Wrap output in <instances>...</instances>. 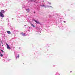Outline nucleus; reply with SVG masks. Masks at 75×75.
<instances>
[{
    "label": "nucleus",
    "instance_id": "1",
    "mask_svg": "<svg viewBox=\"0 0 75 75\" xmlns=\"http://www.w3.org/2000/svg\"><path fill=\"white\" fill-rule=\"evenodd\" d=\"M5 12L4 11V10H1L0 13V16L1 17H4V15H3V14H4Z\"/></svg>",
    "mask_w": 75,
    "mask_h": 75
},
{
    "label": "nucleus",
    "instance_id": "2",
    "mask_svg": "<svg viewBox=\"0 0 75 75\" xmlns=\"http://www.w3.org/2000/svg\"><path fill=\"white\" fill-rule=\"evenodd\" d=\"M6 45H7V49H9V50H10V49H11V48H10V46H9V45H8L7 43H6Z\"/></svg>",
    "mask_w": 75,
    "mask_h": 75
},
{
    "label": "nucleus",
    "instance_id": "3",
    "mask_svg": "<svg viewBox=\"0 0 75 75\" xmlns=\"http://www.w3.org/2000/svg\"><path fill=\"white\" fill-rule=\"evenodd\" d=\"M21 34L23 36H25V33H23V32H21Z\"/></svg>",
    "mask_w": 75,
    "mask_h": 75
},
{
    "label": "nucleus",
    "instance_id": "4",
    "mask_svg": "<svg viewBox=\"0 0 75 75\" xmlns=\"http://www.w3.org/2000/svg\"><path fill=\"white\" fill-rule=\"evenodd\" d=\"M34 21L35 22V23H36L38 24H40V22L39 21H36V20H34Z\"/></svg>",
    "mask_w": 75,
    "mask_h": 75
},
{
    "label": "nucleus",
    "instance_id": "5",
    "mask_svg": "<svg viewBox=\"0 0 75 75\" xmlns=\"http://www.w3.org/2000/svg\"><path fill=\"white\" fill-rule=\"evenodd\" d=\"M7 33L8 34H11V32H10V31H7Z\"/></svg>",
    "mask_w": 75,
    "mask_h": 75
},
{
    "label": "nucleus",
    "instance_id": "6",
    "mask_svg": "<svg viewBox=\"0 0 75 75\" xmlns=\"http://www.w3.org/2000/svg\"><path fill=\"white\" fill-rule=\"evenodd\" d=\"M26 11L28 13V12H30V10H29V9H27Z\"/></svg>",
    "mask_w": 75,
    "mask_h": 75
},
{
    "label": "nucleus",
    "instance_id": "7",
    "mask_svg": "<svg viewBox=\"0 0 75 75\" xmlns=\"http://www.w3.org/2000/svg\"><path fill=\"white\" fill-rule=\"evenodd\" d=\"M31 26H32V27H35V26H34V25H33V24H31Z\"/></svg>",
    "mask_w": 75,
    "mask_h": 75
},
{
    "label": "nucleus",
    "instance_id": "8",
    "mask_svg": "<svg viewBox=\"0 0 75 75\" xmlns=\"http://www.w3.org/2000/svg\"><path fill=\"white\" fill-rule=\"evenodd\" d=\"M0 54H1V52H0ZM0 56H1V57H3V54H1L0 55Z\"/></svg>",
    "mask_w": 75,
    "mask_h": 75
},
{
    "label": "nucleus",
    "instance_id": "9",
    "mask_svg": "<svg viewBox=\"0 0 75 75\" xmlns=\"http://www.w3.org/2000/svg\"><path fill=\"white\" fill-rule=\"evenodd\" d=\"M1 51H2V52H4V51H3V50H1Z\"/></svg>",
    "mask_w": 75,
    "mask_h": 75
},
{
    "label": "nucleus",
    "instance_id": "10",
    "mask_svg": "<svg viewBox=\"0 0 75 75\" xmlns=\"http://www.w3.org/2000/svg\"><path fill=\"white\" fill-rule=\"evenodd\" d=\"M18 58H19V54L18 55Z\"/></svg>",
    "mask_w": 75,
    "mask_h": 75
},
{
    "label": "nucleus",
    "instance_id": "11",
    "mask_svg": "<svg viewBox=\"0 0 75 75\" xmlns=\"http://www.w3.org/2000/svg\"><path fill=\"white\" fill-rule=\"evenodd\" d=\"M35 1V0H33V1Z\"/></svg>",
    "mask_w": 75,
    "mask_h": 75
},
{
    "label": "nucleus",
    "instance_id": "12",
    "mask_svg": "<svg viewBox=\"0 0 75 75\" xmlns=\"http://www.w3.org/2000/svg\"><path fill=\"white\" fill-rule=\"evenodd\" d=\"M43 2H44V1H43Z\"/></svg>",
    "mask_w": 75,
    "mask_h": 75
},
{
    "label": "nucleus",
    "instance_id": "13",
    "mask_svg": "<svg viewBox=\"0 0 75 75\" xmlns=\"http://www.w3.org/2000/svg\"><path fill=\"white\" fill-rule=\"evenodd\" d=\"M2 46H3V45H2Z\"/></svg>",
    "mask_w": 75,
    "mask_h": 75
},
{
    "label": "nucleus",
    "instance_id": "14",
    "mask_svg": "<svg viewBox=\"0 0 75 75\" xmlns=\"http://www.w3.org/2000/svg\"><path fill=\"white\" fill-rule=\"evenodd\" d=\"M34 13H35V12H34Z\"/></svg>",
    "mask_w": 75,
    "mask_h": 75
}]
</instances>
